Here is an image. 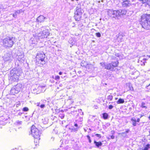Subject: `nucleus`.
Listing matches in <instances>:
<instances>
[{
	"mask_svg": "<svg viewBox=\"0 0 150 150\" xmlns=\"http://www.w3.org/2000/svg\"><path fill=\"white\" fill-rule=\"evenodd\" d=\"M31 131L32 136L36 139L35 140V141H37L38 139L39 140L40 139V137L41 133L37 128H36L35 125H33L31 127Z\"/></svg>",
	"mask_w": 150,
	"mask_h": 150,
	"instance_id": "39448f33",
	"label": "nucleus"
},
{
	"mask_svg": "<svg viewBox=\"0 0 150 150\" xmlns=\"http://www.w3.org/2000/svg\"><path fill=\"white\" fill-rule=\"evenodd\" d=\"M110 138L112 139H114L115 138V137L113 135H112L110 136Z\"/></svg>",
	"mask_w": 150,
	"mask_h": 150,
	"instance_id": "79ce46f5",
	"label": "nucleus"
},
{
	"mask_svg": "<svg viewBox=\"0 0 150 150\" xmlns=\"http://www.w3.org/2000/svg\"><path fill=\"white\" fill-rule=\"evenodd\" d=\"M101 1L103 2V0H102Z\"/></svg>",
	"mask_w": 150,
	"mask_h": 150,
	"instance_id": "052dcab7",
	"label": "nucleus"
},
{
	"mask_svg": "<svg viewBox=\"0 0 150 150\" xmlns=\"http://www.w3.org/2000/svg\"><path fill=\"white\" fill-rule=\"evenodd\" d=\"M102 116L104 119H108V115L107 113H103Z\"/></svg>",
	"mask_w": 150,
	"mask_h": 150,
	"instance_id": "b1692460",
	"label": "nucleus"
},
{
	"mask_svg": "<svg viewBox=\"0 0 150 150\" xmlns=\"http://www.w3.org/2000/svg\"><path fill=\"white\" fill-rule=\"evenodd\" d=\"M15 42V38L12 36H7L3 40V45L5 48L11 47Z\"/></svg>",
	"mask_w": 150,
	"mask_h": 150,
	"instance_id": "f03ea898",
	"label": "nucleus"
},
{
	"mask_svg": "<svg viewBox=\"0 0 150 150\" xmlns=\"http://www.w3.org/2000/svg\"><path fill=\"white\" fill-rule=\"evenodd\" d=\"M148 56V57H149V56ZM149 57H150V56H149Z\"/></svg>",
	"mask_w": 150,
	"mask_h": 150,
	"instance_id": "69168bd1",
	"label": "nucleus"
},
{
	"mask_svg": "<svg viewBox=\"0 0 150 150\" xmlns=\"http://www.w3.org/2000/svg\"><path fill=\"white\" fill-rule=\"evenodd\" d=\"M96 107H97V106H95V108H96V109H97V108H96Z\"/></svg>",
	"mask_w": 150,
	"mask_h": 150,
	"instance_id": "5fc2aeb1",
	"label": "nucleus"
},
{
	"mask_svg": "<svg viewBox=\"0 0 150 150\" xmlns=\"http://www.w3.org/2000/svg\"><path fill=\"white\" fill-rule=\"evenodd\" d=\"M21 57H23V55H21Z\"/></svg>",
	"mask_w": 150,
	"mask_h": 150,
	"instance_id": "4d7b16f0",
	"label": "nucleus"
},
{
	"mask_svg": "<svg viewBox=\"0 0 150 150\" xmlns=\"http://www.w3.org/2000/svg\"><path fill=\"white\" fill-rule=\"evenodd\" d=\"M89 130H91L90 128H89Z\"/></svg>",
	"mask_w": 150,
	"mask_h": 150,
	"instance_id": "13d9d810",
	"label": "nucleus"
},
{
	"mask_svg": "<svg viewBox=\"0 0 150 150\" xmlns=\"http://www.w3.org/2000/svg\"><path fill=\"white\" fill-rule=\"evenodd\" d=\"M60 78V77L59 76H55V77L54 78V79L57 80L58 81L59 80Z\"/></svg>",
	"mask_w": 150,
	"mask_h": 150,
	"instance_id": "2f4dec72",
	"label": "nucleus"
},
{
	"mask_svg": "<svg viewBox=\"0 0 150 150\" xmlns=\"http://www.w3.org/2000/svg\"><path fill=\"white\" fill-rule=\"evenodd\" d=\"M111 134H114L115 133L114 131H112L111 132Z\"/></svg>",
	"mask_w": 150,
	"mask_h": 150,
	"instance_id": "a18cd8bd",
	"label": "nucleus"
},
{
	"mask_svg": "<svg viewBox=\"0 0 150 150\" xmlns=\"http://www.w3.org/2000/svg\"><path fill=\"white\" fill-rule=\"evenodd\" d=\"M23 110L24 112H27L28 111L29 109L28 108L25 107L23 108Z\"/></svg>",
	"mask_w": 150,
	"mask_h": 150,
	"instance_id": "7c9ffc66",
	"label": "nucleus"
},
{
	"mask_svg": "<svg viewBox=\"0 0 150 150\" xmlns=\"http://www.w3.org/2000/svg\"><path fill=\"white\" fill-rule=\"evenodd\" d=\"M145 104L144 103L142 102L141 103V107L143 108H146L147 107L145 105Z\"/></svg>",
	"mask_w": 150,
	"mask_h": 150,
	"instance_id": "c85d7f7f",
	"label": "nucleus"
},
{
	"mask_svg": "<svg viewBox=\"0 0 150 150\" xmlns=\"http://www.w3.org/2000/svg\"><path fill=\"white\" fill-rule=\"evenodd\" d=\"M50 33L49 30L47 29H45V30H43L41 33H39L38 35L39 37H40V35H42V37L41 38H47V36L49 35Z\"/></svg>",
	"mask_w": 150,
	"mask_h": 150,
	"instance_id": "1a4fd4ad",
	"label": "nucleus"
},
{
	"mask_svg": "<svg viewBox=\"0 0 150 150\" xmlns=\"http://www.w3.org/2000/svg\"><path fill=\"white\" fill-rule=\"evenodd\" d=\"M116 56H117V57H119V54H117L116 55Z\"/></svg>",
	"mask_w": 150,
	"mask_h": 150,
	"instance_id": "3c124183",
	"label": "nucleus"
},
{
	"mask_svg": "<svg viewBox=\"0 0 150 150\" xmlns=\"http://www.w3.org/2000/svg\"><path fill=\"white\" fill-rule=\"evenodd\" d=\"M47 19V18L45 17L44 16L40 15L37 18L36 21L38 22L42 23L44 21L45 19Z\"/></svg>",
	"mask_w": 150,
	"mask_h": 150,
	"instance_id": "ddd939ff",
	"label": "nucleus"
},
{
	"mask_svg": "<svg viewBox=\"0 0 150 150\" xmlns=\"http://www.w3.org/2000/svg\"><path fill=\"white\" fill-rule=\"evenodd\" d=\"M64 114L63 113H60L59 115V117L62 119L64 118Z\"/></svg>",
	"mask_w": 150,
	"mask_h": 150,
	"instance_id": "cd10ccee",
	"label": "nucleus"
},
{
	"mask_svg": "<svg viewBox=\"0 0 150 150\" xmlns=\"http://www.w3.org/2000/svg\"><path fill=\"white\" fill-rule=\"evenodd\" d=\"M119 63L118 61L112 62L110 63H106L105 69L111 71H114L115 70L114 68L118 66Z\"/></svg>",
	"mask_w": 150,
	"mask_h": 150,
	"instance_id": "0eeeda50",
	"label": "nucleus"
},
{
	"mask_svg": "<svg viewBox=\"0 0 150 150\" xmlns=\"http://www.w3.org/2000/svg\"><path fill=\"white\" fill-rule=\"evenodd\" d=\"M132 2H133L134 1V0H131Z\"/></svg>",
	"mask_w": 150,
	"mask_h": 150,
	"instance_id": "6e6d98bb",
	"label": "nucleus"
},
{
	"mask_svg": "<svg viewBox=\"0 0 150 150\" xmlns=\"http://www.w3.org/2000/svg\"><path fill=\"white\" fill-rule=\"evenodd\" d=\"M94 144H95L96 147L97 148H99V147L102 145V143L101 142H97L95 140L94 141Z\"/></svg>",
	"mask_w": 150,
	"mask_h": 150,
	"instance_id": "dca6fc26",
	"label": "nucleus"
},
{
	"mask_svg": "<svg viewBox=\"0 0 150 150\" xmlns=\"http://www.w3.org/2000/svg\"><path fill=\"white\" fill-rule=\"evenodd\" d=\"M100 1H98V3H100Z\"/></svg>",
	"mask_w": 150,
	"mask_h": 150,
	"instance_id": "bf43d9fd",
	"label": "nucleus"
},
{
	"mask_svg": "<svg viewBox=\"0 0 150 150\" xmlns=\"http://www.w3.org/2000/svg\"><path fill=\"white\" fill-rule=\"evenodd\" d=\"M1 117V119H3L4 121L7 120L8 119L10 118V117H9V115H8L6 113H5V114L4 115L2 116Z\"/></svg>",
	"mask_w": 150,
	"mask_h": 150,
	"instance_id": "a211bd4d",
	"label": "nucleus"
},
{
	"mask_svg": "<svg viewBox=\"0 0 150 150\" xmlns=\"http://www.w3.org/2000/svg\"><path fill=\"white\" fill-rule=\"evenodd\" d=\"M13 59L12 55L9 53H6L4 55V59L5 61L12 60Z\"/></svg>",
	"mask_w": 150,
	"mask_h": 150,
	"instance_id": "f8f14e48",
	"label": "nucleus"
},
{
	"mask_svg": "<svg viewBox=\"0 0 150 150\" xmlns=\"http://www.w3.org/2000/svg\"><path fill=\"white\" fill-rule=\"evenodd\" d=\"M47 121H48V120L47 119L46 120L45 122L44 121H43L42 122L44 124H47Z\"/></svg>",
	"mask_w": 150,
	"mask_h": 150,
	"instance_id": "a19ab883",
	"label": "nucleus"
},
{
	"mask_svg": "<svg viewBox=\"0 0 150 150\" xmlns=\"http://www.w3.org/2000/svg\"><path fill=\"white\" fill-rule=\"evenodd\" d=\"M140 23L142 28L146 30H150V14H144L141 18Z\"/></svg>",
	"mask_w": 150,
	"mask_h": 150,
	"instance_id": "f257e3e1",
	"label": "nucleus"
},
{
	"mask_svg": "<svg viewBox=\"0 0 150 150\" xmlns=\"http://www.w3.org/2000/svg\"><path fill=\"white\" fill-rule=\"evenodd\" d=\"M22 122L21 121L17 120L16 121L15 123L16 125H21L22 124Z\"/></svg>",
	"mask_w": 150,
	"mask_h": 150,
	"instance_id": "c756f323",
	"label": "nucleus"
},
{
	"mask_svg": "<svg viewBox=\"0 0 150 150\" xmlns=\"http://www.w3.org/2000/svg\"><path fill=\"white\" fill-rule=\"evenodd\" d=\"M10 80L11 81H17L20 75V72L18 71L17 69H14L10 71Z\"/></svg>",
	"mask_w": 150,
	"mask_h": 150,
	"instance_id": "20e7f679",
	"label": "nucleus"
},
{
	"mask_svg": "<svg viewBox=\"0 0 150 150\" xmlns=\"http://www.w3.org/2000/svg\"><path fill=\"white\" fill-rule=\"evenodd\" d=\"M15 88H16V89L19 92L21 90V88H22V85L21 84L18 83L16 85L14 86Z\"/></svg>",
	"mask_w": 150,
	"mask_h": 150,
	"instance_id": "f3484780",
	"label": "nucleus"
},
{
	"mask_svg": "<svg viewBox=\"0 0 150 150\" xmlns=\"http://www.w3.org/2000/svg\"><path fill=\"white\" fill-rule=\"evenodd\" d=\"M62 71H60L59 72V75H61L62 74Z\"/></svg>",
	"mask_w": 150,
	"mask_h": 150,
	"instance_id": "c03bdc74",
	"label": "nucleus"
},
{
	"mask_svg": "<svg viewBox=\"0 0 150 150\" xmlns=\"http://www.w3.org/2000/svg\"><path fill=\"white\" fill-rule=\"evenodd\" d=\"M17 14H18V13H16V11L15 13L13 15V17L14 18L16 17Z\"/></svg>",
	"mask_w": 150,
	"mask_h": 150,
	"instance_id": "72a5a7b5",
	"label": "nucleus"
},
{
	"mask_svg": "<svg viewBox=\"0 0 150 150\" xmlns=\"http://www.w3.org/2000/svg\"><path fill=\"white\" fill-rule=\"evenodd\" d=\"M45 54L44 53H38L37 55L36 59V63L43 65L45 64V62L44 60Z\"/></svg>",
	"mask_w": 150,
	"mask_h": 150,
	"instance_id": "423d86ee",
	"label": "nucleus"
},
{
	"mask_svg": "<svg viewBox=\"0 0 150 150\" xmlns=\"http://www.w3.org/2000/svg\"><path fill=\"white\" fill-rule=\"evenodd\" d=\"M150 145L149 144H147L142 150H148L150 148Z\"/></svg>",
	"mask_w": 150,
	"mask_h": 150,
	"instance_id": "393cba45",
	"label": "nucleus"
},
{
	"mask_svg": "<svg viewBox=\"0 0 150 150\" xmlns=\"http://www.w3.org/2000/svg\"><path fill=\"white\" fill-rule=\"evenodd\" d=\"M129 129H126L125 132H122V134H126V133H128L129 132Z\"/></svg>",
	"mask_w": 150,
	"mask_h": 150,
	"instance_id": "c9c22d12",
	"label": "nucleus"
},
{
	"mask_svg": "<svg viewBox=\"0 0 150 150\" xmlns=\"http://www.w3.org/2000/svg\"><path fill=\"white\" fill-rule=\"evenodd\" d=\"M18 92L14 86L12 88L10 91V93L12 95H14L15 94L18 93Z\"/></svg>",
	"mask_w": 150,
	"mask_h": 150,
	"instance_id": "2eb2a0df",
	"label": "nucleus"
},
{
	"mask_svg": "<svg viewBox=\"0 0 150 150\" xmlns=\"http://www.w3.org/2000/svg\"><path fill=\"white\" fill-rule=\"evenodd\" d=\"M147 60V59L146 58H144L143 59V61H145V60Z\"/></svg>",
	"mask_w": 150,
	"mask_h": 150,
	"instance_id": "09e8293b",
	"label": "nucleus"
},
{
	"mask_svg": "<svg viewBox=\"0 0 150 150\" xmlns=\"http://www.w3.org/2000/svg\"><path fill=\"white\" fill-rule=\"evenodd\" d=\"M113 98V96L112 95H109L108 96L107 99L110 101H111Z\"/></svg>",
	"mask_w": 150,
	"mask_h": 150,
	"instance_id": "bb28decb",
	"label": "nucleus"
},
{
	"mask_svg": "<svg viewBox=\"0 0 150 150\" xmlns=\"http://www.w3.org/2000/svg\"><path fill=\"white\" fill-rule=\"evenodd\" d=\"M46 102V100H43L42 101V103H45Z\"/></svg>",
	"mask_w": 150,
	"mask_h": 150,
	"instance_id": "49530a36",
	"label": "nucleus"
},
{
	"mask_svg": "<svg viewBox=\"0 0 150 150\" xmlns=\"http://www.w3.org/2000/svg\"><path fill=\"white\" fill-rule=\"evenodd\" d=\"M117 99H118V98H115V99L116 100Z\"/></svg>",
	"mask_w": 150,
	"mask_h": 150,
	"instance_id": "864d4df0",
	"label": "nucleus"
},
{
	"mask_svg": "<svg viewBox=\"0 0 150 150\" xmlns=\"http://www.w3.org/2000/svg\"><path fill=\"white\" fill-rule=\"evenodd\" d=\"M131 120L132 122V124L134 126H135L136 125V120L134 117H132L131 119Z\"/></svg>",
	"mask_w": 150,
	"mask_h": 150,
	"instance_id": "412c9836",
	"label": "nucleus"
},
{
	"mask_svg": "<svg viewBox=\"0 0 150 150\" xmlns=\"http://www.w3.org/2000/svg\"><path fill=\"white\" fill-rule=\"evenodd\" d=\"M113 108V106L112 105H110L108 106V108L109 109H111Z\"/></svg>",
	"mask_w": 150,
	"mask_h": 150,
	"instance_id": "58836bf2",
	"label": "nucleus"
},
{
	"mask_svg": "<svg viewBox=\"0 0 150 150\" xmlns=\"http://www.w3.org/2000/svg\"><path fill=\"white\" fill-rule=\"evenodd\" d=\"M74 0H65L64 1L66 5L71 6L74 4Z\"/></svg>",
	"mask_w": 150,
	"mask_h": 150,
	"instance_id": "4468645a",
	"label": "nucleus"
},
{
	"mask_svg": "<svg viewBox=\"0 0 150 150\" xmlns=\"http://www.w3.org/2000/svg\"><path fill=\"white\" fill-rule=\"evenodd\" d=\"M79 128V127L77 123H74V126H72L70 127H68V129L71 130V132H75L77 131Z\"/></svg>",
	"mask_w": 150,
	"mask_h": 150,
	"instance_id": "9b49d317",
	"label": "nucleus"
},
{
	"mask_svg": "<svg viewBox=\"0 0 150 150\" xmlns=\"http://www.w3.org/2000/svg\"><path fill=\"white\" fill-rule=\"evenodd\" d=\"M125 101L123 99L120 98L117 101V103L118 104L123 103H124Z\"/></svg>",
	"mask_w": 150,
	"mask_h": 150,
	"instance_id": "4be33fe9",
	"label": "nucleus"
},
{
	"mask_svg": "<svg viewBox=\"0 0 150 150\" xmlns=\"http://www.w3.org/2000/svg\"><path fill=\"white\" fill-rule=\"evenodd\" d=\"M36 112V111H35L34 112Z\"/></svg>",
	"mask_w": 150,
	"mask_h": 150,
	"instance_id": "0e129e2a",
	"label": "nucleus"
},
{
	"mask_svg": "<svg viewBox=\"0 0 150 150\" xmlns=\"http://www.w3.org/2000/svg\"><path fill=\"white\" fill-rule=\"evenodd\" d=\"M120 12V16L121 15H125L126 13V11L125 10H122L121 9L119 10Z\"/></svg>",
	"mask_w": 150,
	"mask_h": 150,
	"instance_id": "5701e85b",
	"label": "nucleus"
},
{
	"mask_svg": "<svg viewBox=\"0 0 150 150\" xmlns=\"http://www.w3.org/2000/svg\"><path fill=\"white\" fill-rule=\"evenodd\" d=\"M81 6L80 5H78L75 9L74 18L76 21H80L82 18L83 12Z\"/></svg>",
	"mask_w": 150,
	"mask_h": 150,
	"instance_id": "7ed1b4c3",
	"label": "nucleus"
},
{
	"mask_svg": "<svg viewBox=\"0 0 150 150\" xmlns=\"http://www.w3.org/2000/svg\"><path fill=\"white\" fill-rule=\"evenodd\" d=\"M122 5V7H128L131 5V4L130 1L129 0H123Z\"/></svg>",
	"mask_w": 150,
	"mask_h": 150,
	"instance_id": "9d476101",
	"label": "nucleus"
},
{
	"mask_svg": "<svg viewBox=\"0 0 150 150\" xmlns=\"http://www.w3.org/2000/svg\"><path fill=\"white\" fill-rule=\"evenodd\" d=\"M68 125H67L66 126V127L67 128V127H68Z\"/></svg>",
	"mask_w": 150,
	"mask_h": 150,
	"instance_id": "603ef678",
	"label": "nucleus"
},
{
	"mask_svg": "<svg viewBox=\"0 0 150 150\" xmlns=\"http://www.w3.org/2000/svg\"><path fill=\"white\" fill-rule=\"evenodd\" d=\"M27 113L25 114H24V113H19L18 115H22V117L23 118H26V120H28L29 119V117L27 115Z\"/></svg>",
	"mask_w": 150,
	"mask_h": 150,
	"instance_id": "6ab92c4d",
	"label": "nucleus"
},
{
	"mask_svg": "<svg viewBox=\"0 0 150 150\" xmlns=\"http://www.w3.org/2000/svg\"><path fill=\"white\" fill-rule=\"evenodd\" d=\"M35 90H36V88H35V89H33V93H35V91H34Z\"/></svg>",
	"mask_w": 150,
	"mask_h": 150,
	"instance_id": "8fccbe9b",
	"label": "nucleus"
},
{
	"mask_svg": "<svg viewBox=\"0 0 150 150\" xmlns=\"http://www.w3.org/2000/svg\"><path fill=\"white\" fill-rule=\"evenodd\" d=\"M140 121V119L139 118H138L137 120H136V122H139Z\"/></svg>",
	"mask_w": 150,
	"mask_h": 150,
	"instance_id": "37998d69",
	"label": "nucleus"
},
{
	"mask_svg": "<svg viewBox=\"0 0 150 150\" xmlns=\"http://www.w3.org/2000/svg\"><path fill=\"white\" fill-rule=\"evenodd\" d=\"M96 35L98 37H101L100 33L99 32L96 33Z\"/></svg>",
	"mask_w": 150,
	"mask_h": 150,
	"instance_id": "473e14b6",
	"label": "nucleus"
},
{
	"mask_svg": "<svg viewBox=\"0 0 150 150\" xmlns=\"http://www.w3.org/2000/svg\"><path fill=\"white\" fill-rule=\"evenodd\" d=\"M120 12L119 11V10H110L108 12V13L109 16L111 17L115 18H118L120 16Z\"/></svg>",
	"mask_w": 150,
	"mask_h": 150,
	"instance_id": "6e6552de",
	"label": "nucleus"
},
{
	"mask_svg": "<svg viewBox=\"0 0 150 150\" xmlns=\"http://www.w3.org/2000/svg\"><path fill=\"white\" fill-rule=\"evenodd\" d=\"M42 100L39 103H36L37 106H40L41 108H43L45 107V105L42 103Z\"/></svg>",
	"mask_w": 150,
	"mask_h": 150,
	"instance_id": "aec40b11",
	"label": "nucleus"
},
{
	"mask_svg": "<svg viewBox=\"0 0 150 150\" xmlns=\"http://www.w3.org/2000/svg\"><path fill=\"white\" fill-rule=\"evenodd\" d=\"M42 28H43V27H42Z\"/></svg>",
	"mask_w": 150,
	"mask_h": 150,
	"instance_id": "680f3d73",
	"label": "nucleus"
},
{
	"mask_svg": "<svg viewBox=\"0 0 150 150\" xmlns=\"http://www.w3.org/2000/svg\"><path fill=\"white\" fill-rule=\"evenodd\" d=\"M87 138L88 139L89 142V143H91V137H90V136H89L88 135L87 136Z\"/></svg>",
	"mask_w": 150,
	"mask_h": 150,
	"instance_id": "f704fd0d",
	"label": "nucleus"
},
{
	"mask_svg": "<svg viewBox=\"0 0 150 150\" xmlns=\"http://www.w3.org/2000/svg\"><path fill=\"white\" fill-rule=\"evenodd\" d=\"M22 12V10H20L16 11V13H18V14H19L20 13Z\"/></svg>",
	"mask_w": 150,
	"mask_h": 150,
	"instance_id": "4c0bfd02",
	"label": "nucleus"
},
{
	"mask_svg": "<svg viewBox=\"0 0 150 150\" xmlns=\"http://www.w3.org/2000/svg\"><path fill=\"white\" fill-rule=\"evenodd\" d=\"M81 110L80 109H79L78 110V112H81Z\"/></svg>",
	"mask_w": 150,
	"mask_h": 150,
	"instance_id": "de8ad7c7",
	"label": "nucleus"
},
{
	"mask_svg": "<svg viewBox=\"0 0 150 150\" xmlns=\"http://www.w3.org/2000/svg\"><path fill=\"white\" fill-rule=\"evenodd\" d=\"M39 112V111H37V112Z\"/></svg>",
	"mask_w": 150,
	"mask_h": 150,
	"instance_id": "e2e57ef3",
	"label": "nucleus"
},
{
	"mask_svg": "<svg viewBox=\"0 0 150 150\" xmlns=\"http://www.w3.org/2000/svg\"><path fill=\"white\" fill-rule=\"evenodd\" d=\"M122 37H123V35H119L118 36V38H120V39H122Z\"/></svg>",
	"mask_w": 150,
	"mask_h": 150,
	"instance_id": "ea45409f",
	"label": "nucleus"
},
{
	"mask_svg": "<svg viewBox=\"0 0 150 150\" xmlns=\"http://www.w3.org/2000/svg\"><path fill=\"white\" fill-rule=\"evenodd\" d=\"M82 115H83V113H82Z\"/></svg>",
	"mask_w": 150,
	"mask_h": 150,
	"instance_id": "338daca9",
	"label": "nucleus"
},
{
	"mask_svg": "<svg viewBox=\"0 0 150 150\" xmlns=\"http://www.w3.org/2000/svg\"><path fill=\"white\" fill-rule=\"evenodd\" d=\"M95 136H96L97 137H99L100 138L101 137V135L100 134H95Z\"/></svg>",
	"mask_w": 150,
	"mask_h": 150,
	"instance_id": "e433bc0d",
	"label": "nucleus"
},
{
	"mask_svg": "<svg viewBox=\"0 0 150 150\" xmlns=\"http://www.w3.org/2000/svg\"><path fill=\"white\" fill-rule=\"evenodd\" d=\"M100 64L101 66L103 68H104L105 69L106 66V63H105L104 62H101L100 63Z\"/></svg>",
	"mask_w": 150,
	"mask_h": 150,
	"instance_id": "a878e982",
	"label": "nucleus"
}]
</instances>
